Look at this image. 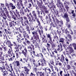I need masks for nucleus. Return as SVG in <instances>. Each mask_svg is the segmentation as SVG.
<instances>
[{
  "label": "nucleus",
  "instance_id": "nucleus-1",
  "mask_svg": "<svg viewBox=\"0 0 76 76\" xmlns=\"http://www.w3.org/2000/svg\"><path fill=\"white\" fill-rule=\"evenodd\" d=\"M62 44L64 48H66V47L68 50L69 49V54H72V53L74 52V50L73 49V48L72 47V44H70L68 46H66V45L64 44V43H63Z\"/></svg>",
  "mask_w": 76,
  "mask_h": 76
},
{
  "label": "nucleus",
  "instance_id": "nucleus-2",
  "mask_svg": "<svg viewBox=\"0 0 76 76\" xmlns=\"http://www.w3.org/2000/svg\"><path fill=\"white\" fill-rule=\"evenodd\" d=\"M32 34L33 35V37L34 39V41L36 42L38 41L39 42L41 40L39 39V35L38 34V33L35 31H34L32 32Z\"/></svg>",
  "mask_w": 76,
  "mask_h": 76
},
{
  "label": "nucleus",
  "instance_id": "nucleus-3",
  "mask_svg": "<svg viewBox=\"0 0 76 76\" xmlns=\"http://www.w3.org/2000/svg\"><path fill=\"white\" fill-rule=\"evenodd\" d=\"M14 14L16 18H17V19L20 20V23L22 22H23V17H20V15H18V16L15 12H14Z\"/></svg>",
  "mask_w": 76,
  "mask_h": 76
},
{
  "label": "nucleus",
  "instance_id": "nucleus-4",
  "mask_svg": "<svg viewBox=\"0 0 76 76\" xmlns=\"http://www.w3.org/2000/svg\"><path fill=\"white\" fill-rule=\"evenodd\" d=\"M56 5H57V7H63V3H62V2H61L60 0H58Z\"/></svg>",
  "mask_w": 76,
  "mask_h": 76
},
{
  "label": "nucleus",
  "instance_id": "nucleus-5",
  "mask_svg": "<svg viewBox=\"0 0 76 76\" xmlns=\"http://www.w3.org/2000/svg\"><path fill=\"white\" fill-rule=\"evenodd\" d=\"M4 42L6 44V45H7L9 47H10L11 45H12L11 44V42H10V41H9L7 39L5 40L4 41Z\"/></svg>",
  "mask_w": 76,
  "mask_h": 76
},
{
  "label": "nucleus",
  "instance_id": "nucleus-6",
  "mask_svg": "<svg viewBox=\"0 0 76 76\" xmlns=\"http://www.w3.org/2000/svg\"><path fill=\"white\" fill-rule=\"evenodd\" d=\"M58 59L60 60V61L63 63L64 61V57L63 55H62L60 57H58Z\"/></svg>",
  "mask_w": 76,
  "mask_h": 76
},
{
  "label": "nucleus",
  "instance_id": "nucleus-7",
  "mask_svg": "<svg viewBox=\"0 0 76 76\" xmlns=\"http://www.w3.org/2000/svg\"><path fill=\"white\" fill-rule=\"evenodd\" d=\"M27 53V50H26V48L25 47V48L24 49V50H23L22 51V54H23V55L25 57H26L27 56V54H26Z\"/></svg>",
  "mask_w": 76,
  "mask_h": 76
},
{
  "label": "nucleus",
  "instance_id": "nucleus-8",
  "mask_svg": "<svg viewBox=\"0 0 76 76\" xmlns=\"http://www.w3.org/2000/svg\"><path fill=\"white\" fill-rule=\"evenodd\" d=\"M7 54H8V56H9L10 57H12V56H13V58H15V55H12V53H11V50H10V49H9V50L8 51Z\"/></svg>",
  "mask_w": 76,
  "mask_h": 76
},
{
  "label": "nucleus",
  "instance_id": "nucleus-9",
  "mask_svg": "<svg viewBox=\"0 0 76 76\" xmlns=\"http://www.w3.org/2000/svg\"><path fill=\"white\" fill-rule=\"evenodd\" d=\"M66 20L67 22L66 23V25L69 28H70V26H71L70 25V24L68 23V22L70 21V20H69V17L66 18Z\"/></svg>",
  "mask_w": 76,
  "mask_h": 76
},
{
  "label": "nucleus",
  "instance_id": "nucleus-10",
  "mask_svg": "<svg viewBox=\"0 0 76 76\" xmlns=\"http://www.w3.org/2000/svg\"><path fill=\"white\" fill-rule=\"evenodd\" d=\"M47 38L49 39V42H52V37H51V35L50 34H47Z\"/></svg>",
  "mask_w": 76,
  "mask_h": 76
},
{
  "label": "nucleus",
  "instance_id": "nucleus-11",
  "mask_svg": "<svg viewBox=\"0 0 76 76\" xmlns=\"http://www.w3.org/2000/svg\"><path fill=\"white\" fill-rule=\"evenodd\" d=\"M25 72H26L27 75H29V69H28L26 66H24V67Z\"/></svg>",
  "mask_w": 76,
  "mask_h": 76
},
{
  "label": "nucleus",
  "instance_id": "nucleus-12",
  "mask_svg": "<svg viewBox=\"0 0 76 76\" xmlns=\"http://www.w3.org/2000/svg\"><path fill=\"white\" fill-rule=\"evenodd\" d=\"M6 66V69L7 70V71H9L10 70V66L7 64L6 61H5L4 65Z\"/></svg>",
  "mask_w": 76,
  "mask_h": 76
},
{
  "label": "nucleus",
  "instance_id": "nucleus-13",
  "mask_svg": "<svg viewBox=\"0 0 76 76\" xmlns=\"http://www.w3.org/2000/svg\"><path fill=\"white\" fill-rule=\"evenodd\" d=\"M30 53H31V55H32L31 57L32 58L34 57V56L35 55V51H33L32 50L30 51V50H29Z\"/></svg>",
  "mask_w": 76,
  "mask_h": 76
},
{
  "label": "nucleus",
  "instance_id": "nucleus-14",
  "mask_svg": "<svg viewBox=\"0 0 76 76\" xmlns=\"http://www.w3.org/2000/svg\"><path fill=\"white\" fill-rule=\"evenodd\" d=\"M56 22L57 23H60V24L59 25L60 27H61V26L63 25V21L62 20L60 21L58 20H57Z\"/></svg>",
  "mask_w": 76,
  "mask_h": 76
},
{
  "label": "nucleus",
  "instance_id": "nucleus-15",
  "mask_svg": "<svg viewBox=\"0 0 76 76\" xmlns=\"http://www.w3.org/2000/svg\"><path fill=\"white\" fill-rule=\"evenodd\" d=\"M59 42H61L62 44H63V43H64V38H60Z\"/></svg>",
  "mask_w": 76,
  "mask_h": 76
},
{
  "label": "nucleus",
  "instance_id": "nucleus-16",
  "mask_svg": "<svg viewBox=\"0 0 76 76\" xmlns=\"http://www.w3.org/2000/svg\"><path fill=\"white\" fill-rule=\"evenodd\" d=\"M67 37H68L69 38V39H68V41H72V37H71V36L69 34H67Z\"/></svg>",
  "mask_w": 76,
  "mask_h": 76
},
{
  "label": "nucleus",
  "instance_id": "nucleus-17",
  "mask_svg": "<svg viewBox=\"0 0 76 76\" xmlns=\"http://www.w3.org/2000/svg\"><path fill=\"white\" fill-rule=\"evenodd\" d=\"M0 12H1V13H2L4 16H5V17H6V14L4 13V11L2 9V8H0Z\"/></svg>",
  "mask_w": 76,
  "mask_h": 76
},
{
  "label": "nucleus",
  "instance_id": "nucleus-18",
  "mask_svg": "<svg viewBox=\"0 0 76 76\" xmlns=\"http://www.w3.org/2000/svg\"><path fill=\"white\" fill-rule=\"evenodd\" d=\"M52 71L53 72V73H52L51 74V76H55V75H56V72L54 71V69H52Z\"/></svg>",
  "mask_w": 76,
  "mask_h": 76
},
{
  "label": "nucleus",
  "instance_id": "nucleus-19",
  "mask_svg": "<svg viewBox=\"0 0 76 76\" xmlns=\"http://www.w3.org/2000/svg\"><path fill=\"white\" fill-rule=\"evenodd\" d=\"M1 72H3V73H5V74H6V75H7L8 74V72L6 71V70L5 69V68H4V69H2V70Z\"/></svg>",
  "mask_w": 76,
  "mask_h": 76
},
{
  "label": "nucleus",
  "instance_id": "nucleus-20",
  "mask_svg": "<svg viewBox=\"0 0 76 76\" xmlns=\"http://www.w3.org/2000/svg\"><path fill=\"white\" fill-rule=\"evenodd\" d=\"M14 50L15 53H16V52H18V51H19V48H18V46H17L15 47L14 48Z\"/></svg>",
  "mask_w": 76,
  "mask_h": 76
},
{
  "label": "nucleus",
  "instance_id": "nucleus-21",
  "mask_svg": "<svg viewBox=\"0 0 76 76\" xmlns=\"http://www.w3.org/2000/svg\"><path fill=\"white\" fill-rule=\"evenodd\" d=\"M24 23L25 24V25H28V24H29V22L28 21V20H24Z\"/></svg>",
  "mask_w": 76,
  "mask_h": 76
},
{
  "label": "nucleus",
  "instance_id": "nucleus-22",
  "mask_svg": "<svg viewBox=\"0 0 76 76\" xmlns=\"http://www.w3.org/2000/svg\"><path fill=\"white\" fill-rule=\"evenodd\" d=\"M4 31H5V33H6L7 34H11V32L9 31L6 29H4Z\"/></svg>",
  "mask_w": 76,
  "mask_h": 76
},
{
  "label": "nucleus",
  "instance_id": "nucleus-23",
  "mask_svg": "<svg viewBox=\"0 0 76 76\" xmlns=\"http://www.w3.org/2000/svg\"><path fill=\"white\" fill-rule=\"evenodd\" d=\"M36 21L35 20V19H34V18H33V17H32V19H31V21H30V22L31 23H34V22H35Z\"/></svg>",
  "mask_w": 76,
  "mask_h": 76
},
{
  "label": "nucleus",
  "instance_id": "nucleus-24",
  "mask_svg": "<svg viewBox=\"0 0 76 76\" xmlns=\"http://www.w3.org/2000/svg\"><path fill=\"white\" fill-rule=\"evenodd\" d=\"M36 67H38V66H41V63L39 62H37L36 64Z\"/></svg>",
  "mask_w": 76,
  "mask_h": 76
},
{
  "label": "nucleus",
  "instance_id": "nucleus-25",
  "mask_svg": "<svg viewBox=\"0 0 76 76\" xmlns=\"http://www.w3.org/2000/svg\"><path fill=\"white\" fill-rule=\"evenodd\" d=\"M18 1H19V3H20L21 6H23V4H22V0H18Z\"/></svg>",
  "mask_w": 76,
  "mask_h": 76
},
{
  "label": "nucleus",
  "instance_id": "nucleus-26",
  "mask_svg": "<svg viewBox=\"0 0 76 76\" xmlns=\"http://www.w3.org/2000/svg\"><path fill=\"white\" fill-rule=\"evenodd\" d=\"M23 61H24L26 63H28V58H23Z\"/></svg>",
  "mask_w": 76,
  "mask_h": 76
},
{
  "label": "nucleus",
  "instance_id": "nucleus-27",
  "mask_svg": "<svg viewBox=\"0 0 76 76\" xmlns=\"http://www.w3.org/2000/svg\"><path fill=\"white\" fill-rule=\"evenodd\" d=\"M42 40L43 42H47V40L46 39H45L43 37H42Z\"/></svg>",
  "mask_w": 76,
  "mask_h": 76
},
{
  "label": "nucleus",
  "instance_id": "nucleus-28",
  "mask_svg": "<svg viewBox=\"0 0 76 76\" xmlns=\"http://www.w3.org/2000/svg\"><path fill=\"white\" fill-rule=\"evenodd\" d=\"M24 5L26 6H28V2H27L26 0H25V1H24Z\"/></svg>",
  "mask_w": 76,
  "mask_h": 76
},
{
  "label": "nucleus",
  "instance_id": "nucleus-29",
  "mask_svg": "<svg viewBox=\"0 0 76 76\" xmlns=\"http://www.w3.org/2000/svg\"><path fill=\"white\" fill-rule=\"evenodd\" d=\"M72 45L74 48V50H76V44L75 43H73L72 44Z\"/></svg>",
  "mask_w": 76,
  "mask_h": 76
},
{
  "label": "nucleus",
  "instance_id": "nucleus-30",
  "mask_svg": "<svg viewBox=\"0 0 76 76\" xmlns=\"http://www.w3.org/2000/svg\"><path fill=\"white\" fill-rule=\"evenodd\" d=\"M15 63L16 64L17 66H20L19 61H16Z\"/></svg>",
  "mask_w": 76,
  "mask_h": 76
},
{
  "label": "nucleus",
  "instance_id": "nucleus-31",
  "mask_svg": "<svg viewBox=\"0 0 76 76\" xmlns=\"http://www.w3.org/2000/svg\"><path fill=\"white\" fill-rule=\"evenodd\" d=\"M19 2H18V4H17V6L18 7V9L20 10V9H21V7H20V4H19Z\"/></svg>",
  "mask_w": 76,
  "mask_h": 76
},
{
  "label": "nucleus",
  "instance_id": "nucleus-32",
  "mask_svg": "<svg viewBox=\"0 0 76 76\" xmlns=\"http://www.w3.org/2000/svg\"><path fill=\"white\" fill-rule=\"evenodd\" d=\"M48 65L50 68L51 69V70H53V69H53V66L51 65V64H50V63H49Z\"/></svg>",
  "mask_w": 76,
  "mask_h": 76
},
{
  "label": "nucleus",
  "instance_id": "nucleus-33",
  "mask_svg": "<svg viewBox=\"0 0 76 76\" xmlns=\"http://www.w3.org/2000/svg\"><path fill=\"white\" fill-rule=\"evenodd\" d=\"M14 59V58H13V57L8 58V60L9 61H12Z\"/></svg>",
  "mask_w": 76,
  "mask_h": 76
},
{
  "label": "nucleus",
  "instance_id": "nucleus-34",
  "mask_svg": "<svg viewBox=\"0 0 76 76\" xmlns=\"http://www.w3.org/2000/svg\"><path fill=\"white\" fill-rule=\"evenodd\" d=\"M20 13L21 15H24L25 14V12H23V11L21 10H20Z\"/></svg>",
  "mask_w": 76,
  "mask_h": 76
},
{
  "label": "nucleus",
  "instance_id": "nucleus-35",
  "mask_svg": "<svg viewBox=\"0 0 76 76\" xmlns=\"http://www.w3.org/2000/svg\"><path fill=\"white\" fill-rule=\"evenodd\" d=\"M18 48H19V49L20 50H21V51L22 50V47L21 45H18Z\"/></svg>",
  "mask_w": 76,
  "mask_h": 76
},
{
  "label": "nucleus",
  "instance_id": "nucleus-36",
  "mask_svg": "<svg viewBox=\"0 0 76 76\" xmlns=\"http://www.w3.org/2000/svg\"><path fill=\"white\" fill-rule=\"evenodd\" d=\"M42 8L43 10L44 11H45L46 10H47V8L45 6L42 7Z\"/></svg>",
  "mask_w": 76,
  "mask_h": 76
},
{
  "label": "nucleus",
  "instance_id": "nucleus-37",
  "mask_svg": "<svg viewBox=\"0 0 76 76\" xmlns=\"http://www.w3.org/2000/svg\"><path fill=\"white\" fill-rule=\"evenodd\" d=\"M68 18V15L67 14L65 13L64 15V18Z\"/></svg>",
  "mask_w": 76,
  "mask_h": 76
},
{
  "label": "nucleus",
  "instance_id": "nucleus-38",
  "mask_svg": "<svg viewBox=\"0 0 76 76\" xmlns=\"http://www.w3.org/2000/svg\"><path fill=\"white\" fill-rule=\"evenodd\" d=\"M33 18L34 19H35V20L36 19H37V15L36 14H34V15H33Z\"/></svg>",
  "mask_w": 76,
  "mask_h": 76
},
{
  "label": "nucleus",
  "instance_id": "nucleus-39",
  "mask_svg": "<svg viewBox=\"0 0 76 76\" xmlns=\"http://www.w3.org/2000/svg\"><path fill=\"white\" fill-rule=\"evenodd\" d=\"M11 15L12 16V18H13V19H14L15 20H17V19H16V18L15 17L14 15H13V14H12Z\"/></svg>",
  "mask_w": 76,
  "mask_h": 76
},
{
  "label": "nucleus",
  "instance_id": "nucleus-40",
  "mask_svg": "<svg viewBox=\"0 0 76 76\" xmlns=\"http://www.w3.org/2000/svg\"><path fill=\"white\" fill-rule=\"evenodd\" d=\"M36 20L37 22L38 23V25H41V23H40V22H39V19L37 18V19H36Z\"/></svg>",
  "mask_w": 76,
  "mask_h": 76
},
{
  "label": "nucleus",
  "instance_id": "nucleus-41",
  "mask_svg": "<svg viewBox=\"0 0 76 76\" xmlns=\"http://www.w3.org/2000/svg\"><path fill=\"white\" fill-rule=\"evenodd\" d=\"M4 47V51H6L7 50V48L6 47V46H3Z\"/></svg>",
  "mask_w": 76,
  "mask_h": 76
},
{
  "label": "nucleus",
  "instance_id": "nucleus-42",
  "mask_svg": "<svg viewBox=\"0 0 76 76\" xmlns=\"http://www.w3.org/2000/svg\"><path fill=\"white\" fill-rule=\"evenodd\" d=\"M43 64H44V66H47V64H46V62H45V60H44V58H43Z\"/></svg>",
  "mask_w": 76,
  "mask_h": 76
},
{
  "label": "nucleus",
  "instance_id": "nucleus-43",
  "mask_svg": "<svg viewBox=\"0 0 76 76\" xmlns=\"http://www.w3.org/2000/svg\"><path fill=\"white\" fill-rule=\"evenodd\" d=\"M53 59H51L50 61V63L51 64H54V61H53Z\"/></svg>",
  "mask_w": 76,
  "mask_h": 76
},
{
  "label": "nucleus",
  "instance_id": "nucleus-44",
  "mask_svg": "<svg viewBox=\"0 0 76 76\" xmlns=\"http://www.w3.org/2000/svg\"><path fill=\"white\" fill-rule=\"evenodd\" d=\"M65 32L66 34V35H67V34H69V31L68 32L67 31V28H66V29H65Z\"/></svg>",
  "mask_w": 76,
  "mask_h": 76
},
{
  "label": "nucleus",
  "instance_id": "nucleus-45",
  "mask_svg": "<svg viewBox=\"0 0 76 76\" xmlns=\"http://www.w3.org/2000/svg\"><path fill=\"white\" fill-rule=\"evenodd\" d=\"M49 43L51 44L52 47L54 48V47H56V45H55L54 44H53V43H51V42H50Z\"/></svg>",
  "mask_w": 76,
  "mask_h": 76
},
{
  "label": "nucleus",
  "instance_id": "nucleus-46",
  "mask_svg": "<svg viewBox=\"0 0 76 76\" xmlns=\"http://www.w3.org/2000/svg\"><path fill=\"white\" fill-rule=\"evenodd\" d=\"M11 8L12 10H13V9H16V7L13 5L12 7H11Z\"/></svg>",
  "mask_w": 76,
  "mask_h": 76
},
{
  "label": "nucleus",
  "instance_id": "nucleus-47",
  "mask_svg": "<svg viewBox=\"0 0 76 76\" xmlns=\"http://www.w3.org/2000/svg\"><path fill=\"white\" fill-rule=\"evenodd\" d=\"M26 43L27 44V45H30V44H31V42L29 40H27Z\"/></svg>",
  "mask_w": 76,
  "mask_h": 76
},
{
  "label": "nucleus",
  "instance_id": "nucleus-48",
  "mask_svg": "<svg viewBox=\"0 0 76 76\" xmlns=\"http://www.w3.org/2000/svg\"><path fill=\"white\" fill-rule=\"evenodd\" d=\"M9 6H10V7H12V6H13V3H12L10 2V3H9Z\"/></svg>",
  "mask_w": 76,
  "mask_h": 76
},
{
  "label": "nucleus",
  "instance_id": "nucleus-49",
  "mask_svg": "<svg viewBox=\"0 0 76 76\" xmlns=\"http://www.w3.org/2000/svg\"><path fill=\"white\" fill-rule=\"evenodd\" d=\"M23 35L25 38V36L26 34V31H24L23 32Z\"/></svg>",
  "mask_w": 76,
  "mask_h": 76
},
{
  "label": "nucleus",
  "instance_id": "nucleus-50",
  "mask_svg": "<svg viewBox=\"0 0 76 76\" xmlns=\"http://www.w3.org/2000/svg\"><path fill=\"white\" fill-rule=\"evenodd\" d=\"M54 68L55 69V70H56L57 72H58V69L57 66H54Z\"/></svg>",
  "mask_w": 76,
  "mask_h": 76
},
{
  "label": "nucleus",
  "instance_id": "nucleus-51",
  "mask_svg": "<svg viewBox=\"0 0 76 76\" xmlns=\"http://www.w3.org/2000/svg\"><path fill=\"white\" fill-rule=\"evenodd\" d=\"M15 12L16 14H18L17 16H18L19 15H20L19 14V12L18 11V10L16 9H15Z\"/></svg>",
  "mask_w": 76,
  "mask_h": 76
},
{
  "label": "nucleus",
  "instance_id": "nucleus-52",
  "mask_svg": "<svg viewBox=\"0 0 76 76\" xmlns=\"http://www.w3.org/2000/svg\"><path fill=\"white\" fill-rule=\"evenodd\" d=\"M5 6H7L8 9H9V8H10V7H9V4H7V3H6L5 4Z\"/></svg>",
  "mask_w": 76,
  "mask_h": 76
},
{
  "label": "nucleus",
  "instance_id": "nucleus-53",
  "mask_svg": "<svg viewBox=\"0 0 76 76\" xmlns=\"http://www.w3.org/2000/svg\"><path fill=\"white\" fill-rule=\"evenodd\" d=\"M2 18H3V20H2V22H4V20H4V21H5V20H6V18H5L4 17H2Z\"/></svg>",
  "mask_w": 76,
  "mask_h": 76
},
{
  "label": "nucleus",
  "instance_id": "nucleus-54",
  "mask_svg": "<svg viewBox=\"0 0 76 76\" xmlns=\"http://www.w3.org/2000/svg\"><path fill=\"white\" fill-rule=\"evenodd\" d=\"M1 63H2V64H3L4 66V63H5V62H3L1 61V60H0V64Z\"/></svg>",
  "mask_w": 76,
  "mask_h": 76
},
{
  "label": "nucleus",
  "instance_id": "nucleus-55",
  "mask_svg": "<svg viewBox=\"0 0 76 76\" xmlns=\"http://www.w3.org/2000/svg\"><path fill=\"white\" fill-rule=\"evenodd\" d=\"M38 18H40L41 20H42V16L39 15H38Z\"/></svg>",
  "mask_w": 76,
  "mask_h": 76
},
{
  "label": "nucleus",
  "instance_id": "nucleus-56",
  "mask_svg": "<svg viewBox=\"0 0 76 76\" xmlns=\"http://www.w3.org/2000/svg\"><path fill=\"white\" fill-rule=\"evenodd\" d=\"M66 67L68 69H70V66L69 65H68L66 66Z\"/></svg>",
  "mask_w": 76,
  "mask_h": 76
},
{
  "label": "nucleus",
  "instance_id": "nucleus-57",
  "mask_svg": "<svg viewBox=\"0 0 76 76\" xmlns=\"http://www.w3.org/2000/svg\"><path fill=\"white\" fill-rule=\"evenodd\" d=\"M17 30H18V31H19L20 32H22V30H21V29H20V28H17Z\"/></svg>",
  "mask_w": 76,
  "mask_h": 76
},
{
  "label": "nucleus",
  "instance_id": "nucleus-58",
  "mask_svg": "<svg viewBox=\"0 0 76 76\" xmlns=\"http://www.w3.org/2000/svg\"><path fill=\"white\" fill-rule=\"evenodd\" d=\"M31 48L32 49L34 50H35V48H34V45H33L31 44Z\"/></svg>",
  "mask_w": 76,
  "mask_h": 76
},
{
  "label": "nucleus",
  "instance_id": "nucleus-59",
  "mask_svg": "<svg viewBox=\"0 0 76 76\" xmlns=\"http://www.w3.org/2000/svg\"><path fill=\"white\" fill-rule=\"evenodd\" d=\"M38 31L39 34L40 35V37H42V35H41V31L39 30Z\"/></svg>",
  "mask_w": 76,
  "mask_h": 76
},
{
  "label": "nucleus",
  "instance_id": "nucleus-60",
  "mask_svg": "<svg viewBox=\"0 0 76 76\" xmlns=\"http://www.w3.org/2000/svg\"><path fill=\"white\" fill-rule=\"evenodd\" d=\"M59 73L60 75H61V76H63V71H61Z\"/></svg>",
  "mask_w": 76,
  "mask_h": 76
},
{
  "label": "nucleus",
  "instance_id": "nucleus-61",
  "mask_svg": "<svg viewBox=\"0 0 76 76\" xmlns=\"http://www.w3.org/2000/svg\"><path fill=\"white\" fill-rule=\"evenodd\" d=\"M32 13L33 15L36 14V13H35V11H32Z\"/></svg>",
  "mask_w": 76,
  "mask_h": 76
},
{
  "label": "nucleus",
  "instance_id": "nucleus-62",
  "mask_svg": "<svg viewBox=\"0 0 76 76\" xmlns=\"http://www.w3.org/2000/svg\"><path fill=\"white\" fill-rule=\"evenodd\" d=\"M35 62V59H32V61H31V63H33L34 64H35L34 63Z\"/></svg>",
  "mask_w": 76,
  "mask_h": 76
},
{
  "label": "nucleus",
  "instance_id": "nucleus-63",
  "mask_svg": "<svg viewBox=\"0 0 76 76\" xmlns=\"http://www.w3.org/2000/svg\"><path fill=\"white\" fill-rule=\"evenodd\" d=\"M9 26L12 28V27H13V26L12 25V23H10V24H9Z\"/></svg>",
  "mask_w": 76,
  "mask_h": 76
},
{
  "label": "nucleus",
  "instance_id": "nucleus-64",
  "mask_svg": "<svg viewBox=\"0 0 76 76\" xmlns=\"http://www.w3.org/2000/svg\"><path fill=\"white\" fill-rule=\"evenodd\" d=\"M3 9L5 11H6L7 10V9H6V7H3Z\"/></svg>",
  "mask_w": 76,
  "mask_h": 76
}]
</instances>
